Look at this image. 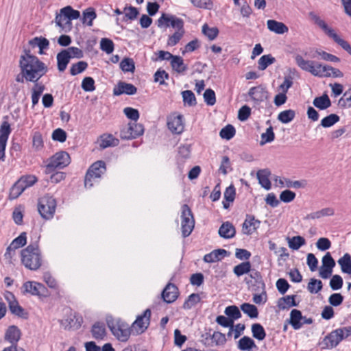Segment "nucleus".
I'll return each mask as SVG.
<instances>
[{
    "instance_id": "obj_1",
    "label": "nucleus",
    "mask_w": 351,
    "mask_h": 351,
    "mask_svg": "<svg viewBox=\"0 0 351 351\" xmlns=\"http://www.w3.org/2000/svg\"><path fill=\"white\" fill-rule=\"evenodd\" d=\"M19 66L22 77L27 82H36L47 71L45 63L29 52L21 56Z\"/></svg>"
},
{
    "instance_id": "obj_2",
    "label": "nucleus",
    "mask_w": 351,
    "mask_h": 351,
    "mask_svg": "<svg viewBox=\"0 0 351 351\" xmlns=\"http://www.w3.org/2000/svg\"><path fill=\"white\" fill-rule=\"evenodd\" d=\"M21 262L30 270H37L42 265L41 253L37 244H30L21 250Z\"/></svg>"
},
{
    "instance_id": "obj_3",
    "label": "nucleus",
    "mask_w": 351,
    "mask_h": 351,
    "mask_svg": "<svg viewBox=\"0 0 351 351\" xmlns=\"http://www.w3.org/2000/svg\"><path fill=\"white\" fill-rule=\"evenodd\" d=\"M309 16L315 24L321 28L328 37L331 38L337 44L351 55V46L346 40L341 38L332 27H329L327 23L315 13L313 12H310Z\"/></svg>"
},
{
    "instance_id": "obj_4",
    "label": "nucleus",
    "mask_w": 351,
    "mask_h": 351,
    "mask_svg": "<svg viewBox=\"0 0 351 351\" xmlns=\"http://www.w3.org/2000/svg\"><path fill=\"white\" fill-rule=\"evenodd\" d=\"M80 16L78 10H73L68 5L60 10L55 19L56 25L60 27L65 32H69L72 28L71 20L77 19Z\"/></svg>"
},
{
    "instance_id": "obj_5",
    "label": "nucleus",
    "mask_w": 351,
    "mask_h": 351,
    "mask_svg": "<svg viewBox=\"0 0 351 351\" xmlns=\"http://www.w3.org/2000/svg\"><path fill=\"white\" fill-rule=\"evenodd\" d=\"M351 335V326L340 328L332 331L326 336L321 343L323 349H332L336 347L343 339Z\"/></svg>"
},
{
    "instance_id": "obj_6",
    "label": "nucleus",
    "mask_w": 351,
    "mask_h": 351,
    "mask_svg": "<svg viewBox=\"0 0 351 351\" xmlns=\"http://www.w3.org/2000/svg\"><path fill=\"white\" fill-rule=\"evenodd\" d=\"M107 324L112 335L119 341L126 342L128 341L132 332L129 324L119 319H109L107 321Z\"/></svg>"
},
{
    "instance_id": "obj_7",
    "label": "nucleus",
    "mask_w": 351,
    "mask_h": 351,
    "mask_svg": "<svg viewBox=\"0 0 351 351\" xmlns=\"http://www.w3.org/2000/svg\"><path fill=\"white\" fill-rule=\"evenodd\" d=\"M180 217L182 234L184 237H186L191 234L195 226V219L188 205L184 204L182 206Z\"/></svg>"
},
{
    "instance_id": "obj_8",
    "label": "nucleus",
    "mask_w": 351,
    "mask_h": 351,
    "mask_svg": "<svg viewBox=\"0 0 351 351\" xmlns=\"http://www.w3.org/2000/svg\"><path fill=\"white\" fill-rule=\"evenodd\" d=\"M56 208V199L49 195L41 197L38 202V210L41 217L50 219L53 217Z\"/></svg>"
},
{
    "instance_id": "obj_9",
    "label": "nucleus",
    "mask_w": 351,
    "mask_h": 351,
    "mask_svg": "<svg viewBox=\"0 0 351 351\" xmlns=\"http://www.w3.org/2000/svg\"><path fill=\"white\" fill-rule=\"evenodd\" d=\"M70 163V156L66 152H59L51 157L46 166V173H51L55 169H62Z\"/></svg>"
},
{
    "instance_id": "obj_10",
    "label": "nucleus",
    "mask_w": 351,
    "mask_h": 351,
    "mask_svg": "<svg viewBox=\"0 0 351 351\" xmlns=\"http://www.w3.org/2000/svg\"><path fill=\"white\" fill-rule=\"evenodd\" d=\"M106 164L104 161L98 160L93 163L88 169L85 176L84 185L87 189L93 186V180L99 178L106 171Z\"/></svg>"
},
{
    "instance_id": "obj_11",
    "label": "nucleus",
    "mask_w": 351,
    "mask_h": 351,
    "mask_svg": "<svg viewBox=\"0 0 351 351\" xmlns=\"http://www.w3.org/2000/svg\"><path fill=\"white\" fill-rule=\"evenodd\" d=\"M295 60L301 69L311 73L314 76L319 77L322 64L311 60H306L300 55H297L295 57Z\"/></svg>"
},
{
    "instance_id": "obj_12",
    "label": "nucleus",
    "mask_w": 351,
    "mask_h": 351,
    "mask_svg": "<svg viewBox=\"0 0 351 351\" xmlns=\"http://www.w3.org/2000/svg\"><path fill=\"white\" fill-rule=\"evenodd\" d=\"M143 126L136 123H130L123 127L120 132V137L122 139L135 138L143 134Z\"/></svg>"
},
{
    "instance_id": "obj_13",
    "label": "nucleus",
    "mask_w": 351,
    "mask_h": 351,
    "mask_svg": "<svg viewBox=\"0 0 351 351\" xmlns=\"http://www.w3.org/2000/svg\"><path fill=\"white\" fill-rule=\"evenodd\" d=\"M150 317V310L146 309L143 315L138 316L136 319L132 324V331H134L136 335L143 333L149 325Z\"/></svg>"
},
{
    "instance_id": "obj_14",
    "label": "nucleus",
    "mask_w": 351,
    "mask_h": 351,
    "mask_svg": "<svg viewBox=\"0 0 351 351\" xmlns=\"http://www.w3.org/2000/svg\"><path fill=\"white\" fill-rule=\"evenodd\" d=\"M167 127L173 134H181L184 128L182 116L175 114L169 116L167 119Z\"/></svg>"
},
{
    "instance_id": "obj_15",
    "label": "nucleus",
    "mask_w": 351,
    "mask_h": 351,
    "mask_svg": "<svg viewBox=\"0 0 351 351\" xmlns=\"http://www.w3.org/2000/svg\"><path fill=\"white\" fill-rule=\"evenodd\" d=\"M158 26L160 27L162 26H171L178 30H182L184 23L183 21L179 18L176 16L168 17L165 14H163L158 20Z\"/></svg>"
},
{
    "instance_id": "obj_16",
    "label": "nucleus",
    "mask_w": 351,
    "mask_h": 351,
    "mask_svg": "<svg viewBox=\"0 0 351 351\" xmlns=\"http://www.w3.org/2000/svg\"><path fill=\"white\" fill-rule=\"evenodd\" d=\"M226 335L220 332H214L212 335L206 333L204 344L208 346H223L226 342Z\"/></svg>"
},
{
    "instance_id": "obj_17",
    "label": "nucleus",
    "mask_w": 351,
    "mask_h": 351,
    "mask_svg": "<svg viewBox=\"0 0 351 351\" xmlns=\"http://www.w3.org/2000/svg\"><path fill=\"white\" fill-rule=\"evenodd\" d=\"M248 95L256 104H260L267 99L268 92L263 86H258L251 88Z\"/></svg>"
},
{
    "instance_id": "obj_18",
    "label": "nucleus",
    "mask_w": 351,
    "mask_h": 351,
    "mask_svg": "<svg viewBox=\"0 0 351 351\" xmlns=\"http://www.w3.org/2000/svg\"><path fill=\"white\" fill-rule=\"evenodd\" d=\"M162 297L167 303L173 302L178 297V289L176 286L169 283L162 293Z\"/></svg>"
},
{
    "instance_id": "obj_19",
    "label": "nucleus",
    "mask_w": 351,
    "mask_h": 351,
    "mask_svg": "<svg viewBox=\"0 0 351 351\" xmlns=\"http://www.w3.org/2000/svg\"><path fill=\"white\" fill-rule=\"evenodd\" d=\"M260 221L256 220L254 217L247 216L243 223L242 232L247 235L252 234L259 227Z\"/></svg>"
},
{
    "instance_id": "obj_20",
    "label": "nucleus",
    "mask_w": 351,
    "mask_h": 351,
    "mask_svg": "<svg viewBox=\"0 0 351 351\" xmlns=\"http://www.w3.org/2000/svg\"><path fill=\"white\" fill-rule=\"evenodd\" d=\"M137 89L133 84L125 82H119L118 85L114 87L113 93L114 95H120L122 94L134 95Z\"/></svg>"
},
{
    "instance_id": "obj_21",
    "label": "nucleus",
    "mask_w": 351,
    "mask_h": 351,
    "mask_svg": "<svg viewBox=\"0 0 351 351\" xmlns=\"http://www.w3.org/2000/svg\"><path fill=\"white\" fill-rule=\"evenodd\" d=\"M267 26L270 32L277 34H283L289 31V28L285 24L273 19L267 21Z\"/></svg>"
},
{
    "instance_id": "obj_22",
    "label": "nucleus",
    "mask_w": 351,
    "mask_h": 351,
    "mask_svg": "<svg viewBox=\"0 0 351 351\" xmlns=\"http://www.w3.org/2000/svg\"><path fill=\"white\" fill-rule=\"evenodd\" d=\"M343 73L338 69L332 67L328 65L322 64L321 70L319 72V77H342Z\"/></svg>"
},
{
    "instance_id": "obj_23",
    "label": "nucleus",
    "mask_w": 351,
    "mask_h": 351,
    "mask_svg": "<svg viewBox=\"0 0 351 351\" xmlns=\"http://www.w3.org/2000/svg\"><path fill=\"white\" fill-rule=\"evenodd\" d=\"M271 171L267 169L258 170L256 173L257 179L262 187L266 190L271 189V184L269 180Z\"/></svg>"
},
{
    "instance_id": "obj_24",
    "label": "nucleus",
    "mask_w": 351,
    "mask_h": 351,
    "mask_svg": "<svg viewBox=\"0 0 351 351\" xmlns=\"http://www.w3.org/2000/svg\"><path fill=\"white\" fill-rule=\"evenodd\" d=\"M227 251L223 249H218L212 251L204 256V261L208 263L217 262L227 256Z\"/></svg>"
},
{
    "instance_id": "obj_25",
    "label": "nucleus",
    "mask_w": 351,
    "mask_h": 351,
    "mask_svg": "<svg viewBox=\"0 0 351 351\" xmlns=\"http://www.w3.org/2000/svg\"><path fill=\"white\" fill-rule=\"evenodd\" d=\"M21 338V331L15 326H10L5 334V339L11 343L12 345H16Z\"/></svg>"
},
{
    "instance_id": "obj_26",
    "label": "nucleus",
    "mask_w": 351,
    "mask_h": 351,
    "mask_svg": "<svg viewBox=\"0 0 351 351\" xmlns=\"http://www.w3.org/2000/svg\"><path fill=\"white\" fill-rule=\"evenodd\" d=\"M238 349L241 351H252L257 348L254 341L248 336H244L241 338L237 343Z\"/></svg>"
},
{
    "instance_id": "obj_27",
    "label": "nucleus",
    "mask_w": 351,
    "mask_h": 351,
    "mask_svg": "<svg viewBox=\"0 0 351 351\" xmlns=\"http://www.w3.org/2000/svg\"><path fill=\"white\" fill-rule=\"evenodd\" d=\"M25 292L29 293L34 295H39L41 291L45 289L44 286L38 282L28 281L24 283L23 286Z\"/></svg>"
},
{
    "instance_id": "obj_28",
    "label": "nucleus",
    "mask_w": 351,
    "mask_h": 351,
    "mask_svg": "<svg viewBox=\"0 0 351 351\" xmlns=\"http://www.w3.org/2000/svg\"><path fill=\"white\" fill-rule=\"evenodd\" d=\"M81 317H77L75 315H71L66 319L61 320V324L65 329H77L81 326Z\"/></svg>"
},
{
    "instance_id": "obj_29",
    "label": "nucleus",
    "mask_w": 351,
    "mask_h": 351,
    "mask_svg": "<svg viewBox=\"0 0 351 351\" xmlns=\"http://www.w3.org/2000/svg\"><path fill=\"white\" fill-rule=\"evenodd\" d=\"M235 228L230 222L223 223L219 229V235L225 239H230L235 235Z\"/></svg>"
},
{
    "instance_id": "obj_30",
    "label": "nucleus",
    "mask_w": 351,
    "mask_h": 351,
    "mask_svg": "<svg viewBox=\"0 0 351 351\" xmlns=\"http://www.w3.org/2000/svg\"><path fill=\"white\" fill-rule=\"evenodd\" d=\"M99 144L100 147L105 149L108 147L117 146L119 144V140L111 134H104L100 136Z\"/></svg>"
},
{
    "instance_id": "obj_31",
    "label": "nucleus",
    "mask_w": 351,
    "mask_h": 351,
    "mask_svg": "<svg viewBox=\"0 0 351 351\" xmlns=\"http://www.w3.org/2000/svg\"><path fill=\"white\" fill-rule=\"evenodd\" d=\"M70 60L71 56L68 55L67 51L64 49L57 54L58 69L59 71L62 72L66 69Z\"/></svg>"
},
{
    "instance_id": "obj_32",
    "label": "nucleus",
    "mask_w": 351,
    "mask_h": 351,
    "mask_svg": "<svg viewBox=\"0 0 351 351\" xmlns=\"http://www.w3.org/2000/svg\"><path fill=\"white\" fill-rule=\"evenodd\" d=\"M302 315L300 311L293 309L290 313L289 323L295 330H298L302 326Z\"/></svg>"
},
{
    "instance_id": "obj_33",
    "label": "nucleus",
    "mask_w": 351,
    "mask_h": 351,
    "mask_svg": "<svg viewBox=\"0 0 351 351\" xmlns=\"http://www.w3.org/2000/svg\"><path fill=\"white\" fill-rule=\"evenodd\" d=\"M29 44L32 47H38L40 49L39 53H43L45 49H48L49 45V40L43 37H35L29 41Z\"/></svg>"
},
{
    "instance_id": "obj_34",
    "label": "nucleus",
    "mask_w": 351,
    "mask_h": 351,
    "mask_svg": "<svg viewBox=\"0 0 351 351\" xmlns=\"http://www.w3.org/2000/svg\"><path fill=\"white\" fill-rule=\"evenodd\" d=\"M338 264L341 267L343 273L350 275L351 274V256L346 253L341 257L338 261Z\"/></svg>"
},
{
    "instance_id": "obj_35",
    "label": "nucleus",
    "mask_w": 351,
    "mask_h": 351,
    "mask_svg": "<svg viewBox=\"0 0 351 351\" xmlns=\"http://www.w3.org/2000/svg\"><path fill=\"white\" fill-rule=\"evenodd\" d=\"M313 104L316 108L322 110H326L331 106L330 99L326 94L315 97Z\"/></svg>"
},
{
    "instance_id": "obj_36",
    "label": "nucleus",
    "mask_w": 351,
    "mask_h": 351,
    "mask_svg": "<svg viewBox=\"0 0 351 351\" xmlns=\"http://www.w3.org/2000/svg\"><path fill=\"white\" fill-rule=\"evenodd\" d=\"M245 326L243 324L239 323L236 325L234 324L229 327V331L227 333L228 338L234 337V339H238L244 332Z\"/></svg>"
},
{
    "instance_id": "obj_37",
    "label": "nucleus",
    "mask_w": 351,
    "mask_h": 351,
    "mask_svg": "<svg viewBox=\"0 0 351 351\" xmlns=\"http://www.w3.org/2000/svg\"><path fill=\"white\" fill-rule=\"evenodd\" d=\"M45 90V86L40 83H36L32 88V106H36L39 101L40 95Z\"/></svg>"
},
{
    "instance_id": "obj_38",
    "label": "nucleus",
    "mask_w": 351,
    "mask_h": 351,
    "mask_svg": "<svg viewBox=\"0 0 351 351\" xmlns=\"http://www.w3.org/2000/svg\"><path fill=\"white\" fill-rule=\"evenodd\" d=\"M241 310L251 319L257 318L258 316V308L254 304L243 303L241 305Z\"/></svg>"
},
{
    "instance_id": "obj_39",
    "label": "nucleus",
    "mask_w": 351,
    "mask_h": 351,
    "mask_svg": "<svg viewBox=\"0 0 351 351\" xmlns=\"http://www.w3.org/2000/svg\"><path fill=\"white\" fill-rule=\"evenodd\" d=\"M171 65L173 69L179 73L185 71L187 69L186 65L184 63L183 59L178 56H173L171 60Z\"/></svg>"
},
{
    "instance_id": "obj_40",
    "label": "nucleus",
    "mask_w": 351,
    "mask_h": 351,
    "mask_svg": "<svg viewBox=\"0 0 351 351\" xmlns=\"http://www.w3.org/2000/svg\"><path fill=\"white\" fill-rule=\"evenodd\" d=\"M295 295H287L281 298L278 301V307L280 309H286L298 306L295 301Z\"/></svg>"
},
{
    "instance_id": "obj_41",
    "label": "nucleus",
    "mask_w": 351,
    "mask_h": 351,
    "mask_svg": "<svg viewBox=\"0 0 351 351\" xmlns=\"http://www.w3.org/2000/svg\"><path fill=\"white\" fill-rule=\"evenodd\" d=\"M252 333L254 338L258 341L263 340L266 337V332L263 326L258 323L252 325Z\"/></svg>"
},
{
    "instance_id": "obj_42",
    "label": "nucleus",
    "mask_w": 351,
    "mask_h": 351,
    "mask_svg": "<svg viewBox=\"0 0 351 351\" xmlns=\"http://www.w3.org/2000/svg\"><path fill=\"white\" fill-rule=\"evenodd\" d=\"M287 241L289 247L293 250H298L300 247L306 243L304 238L301 236H295L292 238H287Z\"/></svg>"
},
{
    "instance_id": "obj_43",
    "label": "nucleus",
    "mask_w": 351,
    "mask_h": 351,
    "mask_svg": "<svg viewBox=\"0 0 351 351\" xmlns=\"http://www.w3.org/2000/svg\"><path fill=\"white\" fill-rule=\"evenodd\" d=\"M202 32L210 40H215L219 34V29L216 27H210L208 24L202 26Z\"/></svg>"
},
{
    "instance_id": "obj_44",
    "label": "nucleus",
    "mask_w": 351,
    "mask_h": 351,
    "mask_svg": "<svg viewBox=\"0 0 351 351\" xmlns=\"http://www.w3.org/2000/svg\"><path fill=\"white\" fill-rule=\"evenodd\" d=\"M250 271H251V264L249 261L243 262L236 265L233 269V272L237 276H241Z\"/></svg>"
},
{
    "instance_id": "obj_45",
    "label": "nucleus",
    "mask_w": 351,
    "mask_h": 351,
    "mask_svg": "<svg viewBox=\"0 0 351 351\" xmlns=\"http://www.w3.org/2000/svg\"><path fill=\"white\" fill-rule=\"evenodd\" d=\"M97 14L93 8H88L83 12L82 23H86L88 26L93 25V21L96 18Z\"/></svg>"
},
{
    "instance_id": "obj_46",
    "label": "nucleus",
    "mask_w": 351,
    "mask_h": 351,
    "mask_svg": "<svg viewBox=\"0 0 351 351\" xmlns=\"http://www.w3.org/2000/svg\"><path fill=\"white\" fill-rule=\"evenodd\" d=\"M295 116V111L289 109L280 112L278 115V119L282 123H288L294 119Z\"/></svg>"
},
{
    "instance_id": "obj_47",
    "label": "nucleus",
    "mask_w": 351,
    "mask_h": 351,
    "mask_svg": "<svg viewBox=\"0 0 351 351\" xmlns=\"http://www.w3.org/2000/svg\"><path fill=\"white\" fill-rule=\"evenodd\" d=\"M24 191L25 189L23 185H22V181L18 180L10 189V199H16Z\"/></svg>"
},
{
    "instance_id": "obj_48",
    "label": "nucleus",
    "mask_w": 351,
    "mask_h": 351,
    "mask_svg": "<svg viewBox=\"0 0 351 351\" xmlns=\"http://www.w3.org/2000/svg\"><path fill=\"white\" fill-rule=\"evenodd\" d=\"M224 313L230 319H233V322L241 317V313L239 308L234 305L226 307Z\"/></svg>"
},
{
    "instance_id": "obj_49",
    "label": "nucleus",
    "mask_w": 351,
    "mask_h": 351,
    "mask_svg": "<svg viewBox=\"0 0 351 351\" xmlns=\"http://www.w3.org/2000/svg\"><path fill=\"white\" fill-rule=\"evenodd\" d=\"M322 282L320 280L311 278L307 285V289L311 293L315 294L322 290Z\"/></svg>"
},
{
    "instance_id": "obj_50",
    "label": "nucleus",
    "mask_w": 351,
    "mask_h": 351,
    "mask_svg": "<svg viewBox=\"0 0 351 351\" xmlns=\"http://www.w3.org/2000/svg\"><path fill=\"white\" fill-rule=\"evenodd\" d=\"M339 117L336 114H330L328 116L324 117L320 125L323 128H330L334 125L336 123L339 121Z\"/></svg>"
},
{
    "instance_id": "obj_51",
    "label": "nucleus",
    "mask_w": 351,
    "mask_h": 351,
    "mask_svg": "<svg viewBox=\"0 0 351 351\" xmlns=\"http://www.w3.org/2000/svg\"><path fill=\"white\" fill-rule=\"evenodd\" d=\"M200 300L201 298L199 294L192 293L188 297L186 300L183 304V308L184 309H190L195 306L197 303H199Z\"/></svg>"
},
{
    "instance_id": "obj_52",
    "label": "nucleus",
    "mask_w": 351,
    "mask_h": 351,
    "mask_svg": "<svg viewBox=\"0 0 351 351\" xmlns=\"http://www.w3.org/2000/svg\"><path fill=\"white\" fill-rule=\"evenodd\" d=\"M10 132V123L8 121H3L0 128V141L7 143Z\"/></svg>"
},
{
    "instance_id": "obj_53",
    "label": "nucleus",
    "mask_w": 351,
    "mask_h": 351,
    "mask_svg": "<svg viewBox=\"0 0 351 351\" xmlns=\"http://www.w3.org/2000/svg\"><path fill=\"white\" fill-rule=\"evenodd\" d=\"M316 55L319 56L321 59L326 61L332 62H339L340 61V59L338 57L324 51L316 50L313 57L316 58Z\"/></svg>"
},
{
    "instance_id": "obj_54",
    "label": "nucleus",
    "mask_w": 351,
    "mask_h": 351,
    "mask_svg": "<svg viewBox=\"0 0 351 351\" xmlns=\"http://www.w3.org/2000/svg\"><path fill=\"white\" fill-rule=\"evenodd\" d=\"M120 68L123 72L133 73L135 69L134 62L132 58H125L120 62Z\"/></svg>"
},
{
    "instance_id": "obj_55",
    "label": "nucleus",
    "mask_w": 351,
    "mask_h": 351,
    "mask_svg": "<svg viewBox=\"0 0 351 351\" xmlns=\"http://www.w3.org/2000/svg\"><path fill=\"white\" fill-rule=\"evenodd\" d=\"M92 334L95 339H103L106 335L104 325L100 323L95 324L92 328Z\"/></svg>"
},
{
    "instance_id": "obj_56",
    "label": "nucleus",
    "mask_w": 351,
    "mask_h": 351,
    "mask_svg": "<svg viewBox=\"0 0 351 351\" xmlns=\"http://www.w3.org/2000/svg\"><path fill=\"white\" fill-rule=\"evenodd\" d=\"M88 67V64L84 61H80L75 64H72L70 69V73L72 75H76L82 73Z\"/></svg>"
},
{
    "instance_id": "obj_57",
    "label": "nucleus",
    "mask_w": 351,
    "mask_h": 351,
    "mask_svg": "<svg viewBox=\"0 0 351 351\" xmlns=\"http://www.w3.org/2000/svg\"><path fill=\"white\" fill-rule=\"evenodd\" d=\"M183 101L185 105L193 106L196 105V99L191 90H184L182 93Z\"/></svg>"
},
{
    "instance_id": "obj_58",
    "label": "nucleus",
    "mask_w": 351,
    "mask_h": 351,
    "mask_svg": "<svg viewBox=\"0 0 351 351\" xmlns=\"http://www.w3.org/2000/svg\"><path fill=\"white\" fill-rule=\"evenodd\" d=\"M274 62L275 58L271 55H264L258 60V69L263 71Z\"/></svg>"
},
{
    "instance_id": "obj_59",
    "label": "nucleus",
    "mask_w": 351,
    "mask_h": 351,
    "mask_svg": "<svg viewBox=\"0 0 351 351\" xmlns=\"http://www.w3.org/2000/svg\"><path fill=\"white\" fill-rule=\"evenodd\" d=\"M275 134L273 131L271 126L269 127L266 132L261 134V141L260 142L261 145H263L265 143H271L274 140Z\"/></svg>"
},
{
    "instance_id": "obj_60",
    "label": "nucleus",
    "mask_w": 351,
    "mask_h": 351,
    "mask_svg": "<svg viewBox=\"0 0 351 351\" xmlns=\"http://www.w3.org/2000/svg\"><path fill=\"white\" fill-rule=\"evenodd\" d=\"M338 104L342 108H351V88L343 93Z\"/></svg>"
},
{
    "instance_id": "obj_61",
    "label": "nucleus",
    "mask_w": 351,
    "mask_h": 351,
    "mask_svg": "<svg viewBox=\"0 0 351 351\" xmlns=\"http://www.w3.org/2000/svg\"><path fill=\"white\" fill-rule=\"evenodd\" d=\"M219 135L223 139L230 140L235 135V129L232 125H228L221 129Z\"/></svg>"
},
{
    "instance_id": "obj_62",
    "label": "nucleus",
    "mask_w": 351,
    "mask_h": 351,
    "mask_svg": "<svg viewBox=\"0 0 351 351\" xmlns=\"http://www.w3.org/2000/svg\"><path fill=\"white\" fill-rule=\"evenodd\" d=\"M100 48L103 51L110 54L114 51V43L112 40L109 38H101L100 41Z\"/></svg>"
},
{
    "instance_id": "obj_63",
    "label": "nucleus",
    "mask_w": 351,
    "mask_h": 351,
    "mask_svg": "<svg viewBox=\"0 0 351 351\" xmlns=\"http://www.w3.org/2000/svg\"><path fill=\"white\" fill-rule=\"evenodd\" d=\"M343 284V278L337 274L332 276L330 280V287L333 291L341 289Z\"/></svg>"
},
{
    "instance_id": "obj_64",
    "label": "nucleus",
    "mask_w": 351,
    "mask_h": 351,
    "mask_svg": "<svg viewBox=\"0 0 351 351\" xmlns=\"http://www.w3.org/2000/svg\"><path fill=\"white\" fill-rule=\"evenodd\" d=\"M204 101L208 106H213L216 102L215 93L213 90L208 88L205 90L204 95Z\"/></svg>"
}]
</instances>
